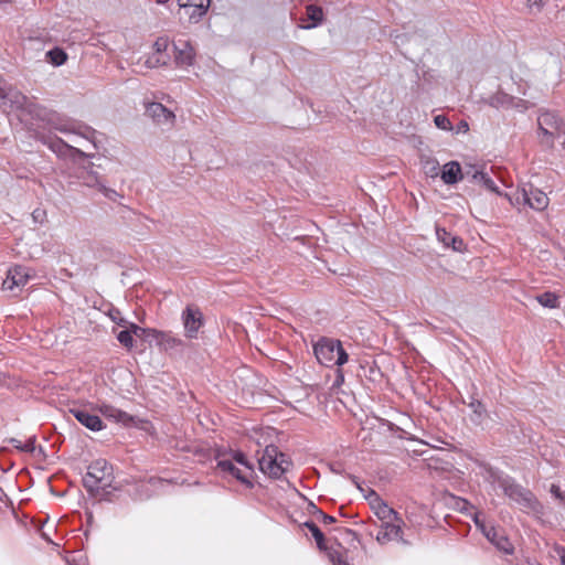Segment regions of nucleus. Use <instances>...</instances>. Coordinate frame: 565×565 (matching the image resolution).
<instances>
[{"label":"nucleus","instance_id":"c756f323","mask_svg":"<svg viewBox=\"0 0 565 565\" xmlns=\"http://www.w3.org/2000/svg\"><path fill=\"white\" fill-rule=\"evenodd\" d=\"M47 61L54 66H61L67 61L66 52L61 47H53L46 52Z\"/></svg>","mask_w":565,"mask_h":565},{"label":"nucleus","instance_id":"423d86ee","mask_svg":"<svg viewBox=\"0 0 565 565\" xmlns=\"http://www.w3.org/2000/svg\"><path fill=\"white\" fill-rule=\"evenodd\" d=\"M313 353L318 362L324 366H341L348 362L349 355L340 340L321 338L313 345Z\"/></svg>","mask_w":565,"mask_h":565},{"label":"nucleus","instance_id":"2eb2a0df","mask_svg":"<svg viewBox=\"0 0 565 565\" xmlns=\"http://www.w3.org/2000/svg\"><path fill=\"white\" fill-rule=\"evenodd\" d=\"M70 413L86 428L93 431H99L104 428V423L99 416L89 413L86 408H70Z\"/></svg>","mask_w":565,"mask_h":565},{"label":"nucleus","instance_id":"0eeeda50","mask_svg":"<svg viewBox=\"0 0 565 565\" xmlns=\"http://www.w3.org/2000/svg\"><path fill=\"white\" fill-rule=\"evenodd\" d=\"M509 201L512 205H526L535 211H544L550 203V199L545 192L526 183L516 191L509 195Z\"/></svg>","mask_w":565,"mask_h":565},{"label":"nucleus","instance_id":"b1692460","mask_svg":"<svg viewBox=\"0 0 565 565\" xmlns=\"http://www.w3.org/2000/svg\"><path fill=\"white\" fill-rule=\"evenodd\" d=\"M88 181L86 182L89 186H97L98 190L109 200L115 201L119 195V193L113 189L107 188L105 184H103L99 180L96 173L88 175Z\"/></svg>","mask_w":565,"mask_h":565},{"label":"nucleus","instance_id":"393cba45","mask_svg":"<svg viewBox=\"0 0 565 565\" xmlns=\"http://www.w3.org/2000/svg\"><path fill=\"white\" fill-rule=\"evenodd\" d=\"M169 47V40L168 38H158L153 44V49L156 54L158 55L154 60L156 64L159 65H166L168 63V55L163 56L162 54L168 50Z\"/></svg>","mask_w":565,"mask_h":565},{"label":"nucleus","instance_id":"58836bf2","mask_svg":"<svg viewBox=\"0 0 565 565\" xmlns=\"http://www.w3.org/2000/svg\"><path fill=\"white\" fill-rule=\"evenodd\" d=\"M108 316L116 324L125 328L127 327L128 321L121 317V312L119 309H110Z\"/></svg>","mask_w":565,"mask_h":565},{"label":"nucleus","instance_id":"c9c22d12","mask_svg":"<svg viewBox=\"0 0 565 565\" xmlns=\"http://www.w3.org/2000/svg\"><path fill=\"white\" fill-rule=\"evenodd\" d=\"M434 122H435L436 127L441 129V130H447L448 131V130H452L454 129L450 119L446 115H437V116H435Z\"/></svg>","mask_w":565,"mask_h":565},{"label":"nucleus","instance_id":"7ed1b4c3","mask_svg":"<svg viewBox=\"0 0 565 565\" xmlns=\"http://www.w3.org/2000/svg\"><path fill=\"white\" fill-rule=\"evenodd\" d=\"M51 130H56L41 121L31 122L29 126L30 136L43 145L47 146L60 158H87L88 154L78 148L70 146L62 138L52 135Z\"/></svg>","mask_w":565,"mask_h":565},{"label":"nucleus","instance_id":"9d476101","mask_svg":"<svg viewBox=\"0 0 565 565\" xmlns=\"http://www.w3.org/2000/svg\"><path fill=\"white\" fill-rule=\"evenodd\" d=\"M211 0H178L180 10L188 17L189 23H198L206 14Z\"/></svg>","mask_w":565,"mask_h":565},{"label":"nucleus","instance_id":"864d4df0","mask_svg":"<svg viewBox=\"0 0 565 565\" xmlns=\"http://www.w3.org/2000/svg\"><path fill=\"white\" fill-rule=\"evenodd\" d=\"M334 565H350L345 559L338 557L337 562H334Z\"/></svg>","mask_w":565,"mask_h":565},{"label":"nucleus","instance_id":"412c9836","mask_svg":"<svg viewBox=\"0 0 565 565\" xmlns=\"http://www.w3.org/2000/svg\"><path fill=\"white\" fill-rule=\"evenodd\" d=\"M359 376L365 377L372 383H376L381 381L383 373L374 361H366L364 364L360 365Z\"/></svg>","mask_w":565,"mask_h":565},{"label":"nucleus","instance_id":"ddd939ff","mask_svg":"<svg viewBox=\"0 0 565 565\" xmlns=\"http://www.w3.org/2000/svg\"><path fill=\"white\" fill-rule=\"evenodd\" d=\"M174 63L179 67L191 66L194 62L195 52L188 41L173 43Z\"/></svg>","mask_w":565,"mask_h":565},{"label":"nucleus","instance_id":"f03ea898","mask_svg":"<svg viewBox=\"0 0 565 565\" xmlns=\"http://www.w3.org/2000/svg\"><path fill=\"white\" fill-rule=\"evenodd\" d=\"M482 476L490 484H497L512 502L518 504L523 511L542 513L543 505L535 494L527 488H524L509 475L503 473L488 463H481Z\"/></svg>","mask_w":565,"mask_h":565},{"label":"nucleus","instance_id":"09e8293b","mask_svg":"<svg viewBox=\"0 0 565 565\" xmlns=\"http://www.w3.org/2000/svg\"><path fill=\"white\" fill-rule=\"evenodd\" d=\"M343 382H344V374H343L341 369H338L337 370V377H335V381L333 383V386H340V385L343 384Z\"/></svg>","mask_w":565,"mask_h":565},{"label":"nucleus","instance_id":"3c124183","mask_svg":"<svg viewBox=\"0 0 565 565\" xmlns=\"http://www.w3.org/2000/svg\"><path fill=\"white\" fill-rule=\"evenodd\" d=\"M347 477L356 486V488L361 489L359 480L355 476L347 473Z\"/></svg>","mask_w":565,"mask_h":565},{"label":"nucleus","instance_id":"ea45409f","mask_svg":"<svg viewBox=\"0 0 565 565\" xmlns=\"http://www.w3.org/2000/svg\"><path fill=\"white\" fill-rule=\"evenodd\" d=\"M512 108H516L519 110L524 111V110H527L530 108V104L525 99L516 98V97L513 96Z\"/></svg>","mask_w":565,"mask_h":565},{"label":"nucleus","instance_id":"79ce46f5","mask_svg":"<svg viewBox=\"0 0 565 565\" xmlns=\"http://www.w3.org/2000/svg\"><path fill=\"white\" fill-rule=\"evenodd\" d=\"M463 246V239L459 236L452 235L449 247H451L454 250L460 252L462 250Z\"/></svg>","mask_w":565,"mask_h":565},{"label":"nucleus","instance_id":"c03bdc74","mask_svg":"<svg viewBox=\"0 0 565 565\" xmlns=\"http://www.w3.org/2000/svg\"><path fill=\"white\" fill-rule=\"evenodd\" d=\"M547 0H527L529 8L533 9L535 8L537 11H540Z\"/></svg>","mask_w":565,"mask_h":565},{"label":"nucleus","instance_id":"bb28decb","mask_svg":"<svg viewBox=\"0 0 565 565\" xmlns=\"http://www.w3.org/2000/svg\"><path fill=\"white\" fill-rule=\"evenodd\" d=\"M375 514L382 523L402 519L393 508H390L384 502L377 505Z\"/></svg>","mask_w":565,"mask_h":565},{"label":"nucleus","instance_id":"a19ab883","mask_svg":"<svg viewBox=\"0 0 565 565\" xmlns=\"http://www.w3.org/2000/svg\"><path fill=\"white\" fill-rule=\"evenodd\" d=\"M35 440H36L35 436H31L30 438H28V440L22 446V451L23 452H28V454L34 452V450H35Z\"/></svg>","mask_w":565,"mask_h":565},{"label":"nucleus","instance_id":"473e14b6","mask_svg":"<svg viewBox=\"0 0 565 565\" xmlns=\"http://www.w3.org/2000/svg\"><path fill=\"white\" fill-rule=\"evenodd\" d=\"M537 124L539 126L545 125V127H548L550 129H553L555 131L558 130L559 126L557 116L550 111H544L540 114L537 118Z\"/></svg>","mask_w":565,"mask_h":565},{"label":"nucleus","instance_id":"aec40b11","mask_svg":"<svg viewBox=\"0 0 565 565\" xmlns=\"http://www.w3.org/2000/svg\"><path fill=\"white\" fill-rule=\"evenodd\" d=\"M152 341H154L164 351L172 350L182 344V341L172 335L171 332L159 331L157 329Z\"/></svg>","mask_w":565,"mask_h":565},{"label":"nucleus","instance_id":"f257e3e1","mask_svg":"<svg viewBox=\"0 0 565 565\" xmlns=\"http://www.w3.org/2000/svg\"><path fill=\"white\" fill-rule=\"evenodd\" d=\"M0 109L3 113L19 111V119L26 130L31 122L41 121L61 132H73L92 140L96 131L88 126H78L58 113L41 106L22 94L15 87L0 81Z\"/></svg>","mask_w":565,"mask_h":565},{"label":"nucleus","instance_id":"5fc2aeb1","mask_svg":"<svg viewBox=\"0 0 565 565\" xmlns=\"http://www.w3.org/2000/svg\"><path fill=\"white\" fill-rule=\"evenodd\" d=\"M331 470H332L333 472H335V473H339V475H342V473H343V471H342V470H340V469H335V468H333V467L331 468Z\"/></svg>","mask_w":565,"mask_h":565},{"label":"nucleus","instance_id":"4468645a","mask_svg":"<svg viewBox=\"0 0 565 565\" xmlns=\"http://www.w3.org/2000/svg\"><path fill=\"white\" fill-rule=\"evenodd\" d=\"M216 467L224 473L230 475L241 483L245 484L247 488L252 489L254 483L252 481V476L248 475L247 471L237 468L232 460L221 459L217 461Z\"/></svg>","mask_w":565,"mask_h":565},{"label":"nucleus","instance_id":"f8f14e48","mask_svg":"<svg viewBox=\"0 0 565 565\" xmlns=\"http://www.w3.org/2000/svg\"><path fill=\"white\" fill-rule=\"evenodd\" d=\"M146 115L159 125L173 126L175 115L161 103L152 102L146 106Z\"/></svg>","mask_w":565,"mask_h":565},{"label":"nucleus","instance_id":"5701e85b","mask_svg":"<svg viewBox=\"0 0 565 565\" xmlns=\"http://www.w3.org/2000/svg\"><path fill=\"white\" fill-rule=\"evenodd\" d=\"M307 19L311 21L310 24L302 25L303 29H311L318 26L323 20V11L321 7L309 4L306 7Z\"/></svg>","mask_w":565,"mask_h":565},{"label":"nucleus","instance_id":"4be33fe9","mask_svg":"<svg viewBox=\"0 0 565 565\" xmlns=\"http://www.w3.org/2000/svg\"><path fill=\"white\" fill-rule=\"evenodd\" d=\"M468 406L473 413L472 422L477 425H480L487 416L484 404L477 397L471 396Z\"/></svg>","mask_w":565,"mask_h":565},{"label":"nucleus","instance_id":"6e6552de","mask_svg":"<svg viewBox=\"0 0 565 565\" xmlns=\"http://www.w3.org/2000/svg\"><path fill=\"white\" fill-rule=\"evenodd\" d=\"M475 523L478 529L482 532L486 539L501 553L505 555H512L514 553V545L508 537L504 529L495 526L491 523L480 521L478 518L475 519Z\"/></svg>","mask_w":565,"mask_h":565},{"label":"nucleus","instance_id":"72a5a7b5","mask_svg":"<svg viewBox=\"0 0 565 565\" xmlns=\"http://www.w3.org/2000/svg\"><path fill=\"white\" fill-rule=\"evenodd\" d=\"M117 340L127 350H131L134 348L135 340L128 328L126 330H121L117 334Z\"/></svg>","mask_w":565,"mask_h":565},{"label":"nucleus","instance_id":"9b49d317","mask_svg":"<svg viewBox=\"0 0 565 565\" xmlns=\"http://www.w3.org/2000/svg\"><path fill=\"white\" fill-rule=\"evenodd\" d=\"M185 335L189 339L196 338L198 331L203 326V315L198 307L188 306L182 313Z\"/></svg>","mask_w":565,"mask_h":565},{"label":"nucleus","instance_id":"f3484780","mask_svg":"<svg viewBox=\"0 0 565 565\" xmlns=\"http://www.w3.org/2000/svg\"><path fill=\"white\" fill-rule=\"evenodd\" d=\"M29 277L25 267L15 266L8 271L7 278L2 282V288L4 290H13L14 287L24 286Z\"/></svg>","mask_w":565,"mask_h":565},{"label":"nucleus","instance_id":"6e6d98bb","mask_svg":"<svg viewBox=\"0 0 565 565\" xmlns=\"http://www.w3.org/2000/svg\"><path fill=\"white\" fill-rule=\"evenodd\" d=\"M168 1H169V0H156V2H157V3H159V4H164V3H167Z\"/></svg>","mask_w":565,"mask_h":565},{"label":"nucleus","instance_id":"de8ad7c7","mask_svg":"<svg viewBox=\"0 0 565 565\" xmlns=\"http://www.w3.org/2000/svg\"><path fill=\"white\" fill-rule=\"evenodd\" d=\"M469 130V125L466 120H460L456 127V132H467Z\"/></svg>","mask_w":565,"mask_h":565},{"label":"nucleus","instance_id":"7c9ffc66","mask_svg":"<svg viewBox=\"0 0 565 565\" xmlns=\"http://www.w3.org/2000/svg\"><path fill=\"white\" fill-rule=\"evenodd\" d=\"M536 300L541 306L545 308L554 309L559 307L558 296L552 291H545L541 295H537Z\"/></svg>","mask_w":565,"mask_h":565},{"label":"nucleus","instance_id":"13d9d810","mask_svg":"<svg viewBox=\"0 0 565 565\" xmlns=\"http://www.w3.org/2000/svg\"><path fill=\"white\" fill-rule=\"evenodd\" d=\"M9 0H0V3H7Z\"/></svg>","mask_w":565,"mask_h":565},{"label":"nucleus","instance_id":"2f4dec72","mask_svg":"<svg viewBox=\"0 0 565 565\" xmlns=\"http://www.w3.org/2000/svg\"><path fill=\"white\" fill-rule=\"evenodd\" d=\"M422 168L427 177L436 178L440 172L439 162L434 158L422 159Z\"/></svg>","mask_w":565,"mask_h":565},{"label":"nucleus","instance_id":"39448f33","mask_svg":"<svg viewBox=\"0 0 565 565\" xmlns=\"http://www.w3.org/2000/svg\"><path fill=\"white\" fill-rule=\"evenodd\" d=\"M259 469L263 473L274 479H279L289 470L292 462L281 452L276 445H268L258 458Z\"/></svg>","mask_w":565,"mask_h":565},{"label":"nucleus","instance_id":"1a4fd4ad","mask_svg":"<svg viewBox=\"0 0 565 565\" xmlns=\"http://www.w3.org/2000/svg\"><path fill=\"white\" fill-rule=\"evenodd\" d=\"M403 519L382 523L376 534V541L380 544L397 541L405 545H409L411 542L403 539Z\"/></svg>","mask_w":565,"mask_h":565},{"label":"nucleus","instance_id":"dca6fc26","mask_svg":"<svg viewBox=\"0 0 565 565\" xmlns=\"http://www.w3.org/2000/svg\"><path fill=\"white\" fill-rule=\"evenodd\" d=\"M471 171L467 170L465 173L461 170L459 162L449 161L444 164L440 173V178L445 184L452 185L458 183L465 177L469 178Z\"/></svg>","mask_w":565,"mask_h":565},{"label":"nucleus","instance_id":"4c0bfd02","mask_svg":"<svg viewBox=\"0 0 565 565\" xmlns=\"http://www.w3.org/2000/svg\"><path fill=\"white\" fill-rule=\"evenodd\" d=\"M309 507H310V511L312 513L317 514L324 524H331V523L335 522V518L334 516L324 513L315 503H310Z\"/></svg>","mask_w":565,"mask_h":565},{"label":"nucleus","instance_id":"37998d69","mask_svg":"<svg viewBox=\"0 0 565 565\" xmlns=\"http://www.w3.org/2000/svg\"><path fill=\"white\" fill-rule=\"evenodd\" d=\"M32 217L35 222L43 223L46 217V212L41 209H36L32 212Z\"/></svg>","mask_w":565,"mask_h":565},{"label":"nucleus","instance_id":"49530a36","mask_svg":"<svg viewBox=\"0 0 565 565\" xmlns=\"http://www.w3.org/2000/svg\"><path fill=\"white\" fill-rule=\"evenodd\" d=\"M539 131H540V135H543V136H548L553 139L554 135H555V130L553 129H550L548 127H545V125L543 126H539Z\"/></svg>","mask_w":565,"mask_h":565},{"label":"nucleus","instance_id":"a878e982","mask_svg":"<svg viewBox=\"0 0 565 565\" xmlns=\"http://www.w3.org/2000/svg\"><path fill=\"white\" fill-rule=\"evenodd\" d=\"M99 411H100V413L104 416L111 417L116 422H124L125 423L128 419H131V417L126 412H122V411H120L118 408H115L114 406L108 405V404H102L99 406Z\"/></svg>","mask_w":565,"mask_h":565},{"label":"nucleus","instance_id":"20e7f679","mask_svg":"<svg viewBox=\"0 0 565 565\" xmlns=\"http://www.w3.org/2000/svg\"><path fill=\"white\" fill-rule=\"evenodd\" d=\"M113 466L103 458L94 460L83 477V486L90 495H97L111 487L114 481Z\"/></svg>","mask_w":565,"mask_h":565},{"label":"nucleus","instance_id":"6ab92c4d","mask_svg":"<svg viewBox=\"0 0 565 565\" xmlns=\"http://www.w3.org/2000/svg\"><path fill=\"white\" fill-rule=\"evenodd\" d=\"M470 171L471 173L469 178H471V181L482 185L486 190L490 192L500 194L499 186L497 185V183L494 182L493 178L489 172L484 170H478L475 167H471Z\"/></svg>","mask_w":565,"mask_h":565},{"label":"nucleus","instance_id":"8fccbe9b","mask_svg":"<svg viewBox=\"0 0 565 565\" xmlns=\"http://www.w3.org/2000/svg\"><path fill=\"white\" fill-rule=\"evenodd\" d=\"M8 443H9L10 445H12L15 449H18V450L22 451V446H23V444H22L19 439H17V438H10V439H8Z\"/></svg>","mask_w":565,"mask_h":565},{"label":"nucleus","instance_id":"c85d7f7f","mask_svg":"<svg viewBox=\"0 0 565 565\" xmlns=\"http://www.w3.org/2000/svg\"><path fill=\"white\" fill-rule=\"evenodd\" d=\"M303 526L307 527L315 537L317 547L320 551H326L328 548L326 544V537L321 530L317 526V524L312 521H306L303 523Z\"/></svg>","mask_w":565,"mask_h":565},{"label":"nucleus","instance_id":"e433bc0d","mask_svg":"<svg viewBox=\"0 0 565 565\" xmlns=\"http://www.w3.org/2000/svg\"><path fill=\"white\" fill-rule=\"evenodd\" d=\"M436 236H437L438 241L444 244V246H446V247L450 246V241H451L452 234L450 232H448L446 228L437 225L436 226Z\"/></svg>","mask_w":565,"mask_h":565},{"label":"nucleus","instance_id":"a18cd8bd","mask_svg":"<svg viewBox=\"0 0 565 565\" xmlns=\"http://www.w3.org/2000/svg\"><path fill=\"white\" fill-rule=\"evenodd\" d=\"M551 493L559 499V500H564V497H565V493L561 490V488L556 484H552L551 487Z\"/></svg>","mask_w":565,"mask_h":565},{"label":"nucleus","instance_id":"603ef678","mask_svg":"<svg viewBox=\"0 0 565 565\" xmlns=\"http://www.w3.org/2000/svg\"><path fill=\"white\" fill-rule=\"evenodd\" d=\"M559 556H561V565H565V548L564 547H561L559 548Z\"/></svg>","mask_w":565,"mask_h":565},{"label":"nucleus","instance_id":"cd10ccee","mask_svg":"<svg viewBox=\"0 0 565 565\" xmlns=\"http://www.w3.org/2000/svg\"><path fill=\"white\" fill-rule=\"evenodd\" d=\"M126 328H128L130 330L132 338L137 337L141 340H146V341H150V342L152 341L154 332H156V329L142 328L134 322H128Z\"/></svg>","mask_w":565,"mask_h":565},{"label":"nucleus","instance_id":"a211bd4d","mask_svg":"<svg viewBox=\"0 0 565 565\" xmlns=\"http://www.w3.org/2000/svg\"><path fill=\"white\" fill-rule=\"evenodd\" d=\"M480 102L495 109H510L512 108L513 96L498 89L492 95L481 98Z\"/></svg>","mask_w":565,"mask_h":565},{"label":"nucleus","instance_id":"4d7b16f0","mask_svg":"<svg viewBox=\"0 0 565 565\" xmlns=\"http://www.w3.org/2000/svg\"><path fill=\"white\" fill-rule=\"evenodd\" d=\"M526 565H541V564H539V563H530L529 562Z\"/></svg>","mask_w":565,"mask_h":565},{"label":"nucleus","instance_id":"f704fd0d","mask_svg":"<svg viewBox=\"0 0 565 565\" xmlns=\"http://www.w3.org/2000/svg\"><path fill=\"white\" fill-rule=\"evenodd\" d=\"M233 460H235L237 463H239L241 466H243L245 469V471L248 472V475H253L254 473V468H253V465H250V462L248 461L246 455L239 450L237 451H234L233 454Z\"/></svg>","mask_w":565,"mask_h":565}]
</instances>
